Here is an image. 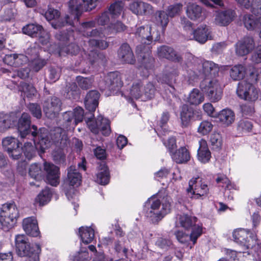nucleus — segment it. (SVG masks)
<instances>
[{
	"label": "nucleus",
	"instance_id": "nucleus-1",
	"mask_svg": "<svg viewBox=\"0 0 261 261\" xmlns=\"http://www.w3.org/2000/svg\"><path fill=\"white\" fill-rule=\"evenodd\" d=\"M30 115L23 113L19 119L17 127L19 135L21 138H24L31 134L33 138L38 137V145L42 152L50 147L51 143H55L60 147H65L67 145L68 137L66 131L61 128L57 127L50 133L48 135V131L44 128L37 129L35 125L31 127Z\"/></svg>",
	"mask_w": 261,
	"mask_h": 261
},
{
	"label": "nucleus",
	"instance_id": "nucleus-2",
	"mask_svg": "<svg viewBox=\"0 0 261 261\" xmlns=\"http://www.w3.org/2000/svg\"><path fill=\"white\" fill-rule=\"evenodd\" d=\"M170 198H163L162 200L156 197H151L146 202L145 211L146 216L152 223L160 221L170 210Z\"/></svg>",
	"mask_w": 261,
	"mask_h": 261
},
{
	"label": "nucleus",
	"instance_id": "nucleus-3",
	"mask_svg": "<svg viewBox=\"0 0 261 261\" xmlns=\"http://www.w3.org/2000/svg\"><path fill=\"white\" fill-rule=\"evenodd\" d=\"M16 251L20 256H25L24 261H39V254L41 248L39 245H31L27 237L24 234L15 237Z\"/></svg>",
	"mask_w": 261,
	"mask_h": 261
},
{
	"label": "nucleus",
	"instance_id": "nucleus-4",
	"mask_svg": "<svg viewBox=\"0 0 261 261\" xmlns=\"http://www.w3.org/2000/svg\"><path fill=\"white\" fill-rule=\"evenodd\" d=\"M19 217V210L15 202H11L3 204L0 212L2 228L5 231L13 228Z\"/></svg>",
	"mask_w": 261,
	"mask_h": 261
},
{
	"label": "nucleus",
	"instance_id": "nucleus-5",
	"mask_svg": "<svg viewBox=\"0 0 261 261\" xmlns=\"http://www.w3.org/2000/svg\"><path fill=\"white\" fill-rule=\"evenodd\" d=\"M181 24L185 31L186 36L189 40L195 39L200 43H204L208 39H212L211 31L208 27L202 24L194 30L192 23L187 18H181Z\"/></svg>",
	"mask_w": 261,
	"mask_h": 261
},
{
	"label": "nucleus",
	"instance_id": "nucleus-6",
	"mask_svg": "<svg viewBox=\"0 0 261 261\" xmlns=\"http://www.w3.org/2000/svg\"><path fill=\"white\" fill-rule=\"evenodd\" d=\"M236 93L240 99L252 103L258 98L260 90L252 84L243 81L238 83Z\"/></svg>",
	"mask_w": 261,
	"mask_h": 261
},
{
	"label": "nucleus",
	"instance_id": "nucleus-7",
	"mask_svg": "<svg viewBox=\"0 0 261 261\" xmlns=\"http://www.w3.org/2000/svg\"><path fill=\"white\" fill-rule=\"evenodd\" d=\"M200 88L211 102H216L221 99L222 89L217 79L205 78L200 84Z\"/></svg>",
	"mask_w": 261,
	"mask_h": 261
},
{
	"label": "nucleus",
	"instance_id": "nucleus-8",
	"mask_svg": "<svg viewBox=\"0 0 261 261\" xmlns=\"http://www.w3.org/2000/svg\"><path fill=\"white\" fill-rule=\"evenodd\" d=\"M81 181V174L75 166H71L67 169V184H64L63 186L64 192L69 200L72 199L75 195V190L73 187L79 186Z\"/></svg>",
	"mask_w": 261,
	"mask_h": 261
},
{
	"label": "nucleus",
	"instance_id": "nucleus-9",
	"mask_svg": "<svg viewBox=\"0 0 261 261\" xmlns=\"http://www.w3.org/2000/svg\"><path fill=\"white\" fill-rule=\"evenodd\" d=\"M197 220L196 217L187 215H181L179 217V223L181 226L187 230H191L190 240L193 242V245L195 244L197 239L202 233V226L196 224Z\"/></svg>",
	"mask_w": 261,
	"mask_h": 261
},
{
	"label": "nucleus",
	"instance_id": "nucleus-10",
	"mask_svg": "<svg viewBox=\"0 0 261 261\" xmlns=\"http://www.w3.org/2000/svg\"><path fill=\"white\" fill-rule=\"evenodd\" d=\"M232 237L236 242L247 249L252 248L257 244L256 236L248 230L238 229L233 231Z\"/></svg>",
	"mask_w": 261,
	"mask_h": 261
},
{
	"label": "nucleus",
	"instance_id": "nucleus-11",
	"mask_svg": "<svg viewBox=\"0 0 261 261\" xmlns=\"http://www.w3.org/2000/svg\"><path fill=\"white\" fill-rule=\"evenodd\" d=\"M123 85L121 77L118 72H111L105 77L104 81L99 83L102 90L108 89L113 94L121 93L120 89Z\"/></svg>",
	"mask_w": 261,
	"mask_h": 261
},
{
	"label": "nucleus",
	"instance_id": "nucleus-12",
	"mask_svg": "<svg viewBox=\"0 0 261 261\" xmlns=\"http://www.w3.org/2000/svg\"><path fill=\"white\" fill-rule=\"evenodd\" d=\"M187 191L191 198L199 199L206 196L209 189L207 185L202 182L198 177L192 178L189 181Z\"/></svg>",
	"mask_w": 261,
	"mask_h": 261
},
{
	"label": "nucleus",
	"instance_id": "nucleus-13",
	"mask_svg": "<svg viewBox=\"0 0 261 261\" xmlns=\"http://www.w3.org/2000/svg\"><path fill=\"white\" fill-rule=\"evenodd\" d=\"M97 0H82V3L77 4L76 0H70L69 7L71 12V17L73 16L74 20H78L83 11H91L97 5Z\"/></svg>",
	"mask_w": 261,
	"mask_h": 261
},
{
	"label": "nucleus",
	"instance_id": "nucleus-14",
	"mask_svg": "<svg viewBox=\"0 0 261 261\" xmlns=\"http://www.w3.org/2000/svg\"><path fill=\"white\" fill-rule=\"evenodd\" d=\"M151 27L142 26L138 28L135 32L136 37L142 44L140 46H137L138 49L140 48L141 51L145 52V48L142 47L143 44L149 45L152 41L153 36L155 34V33L153 32L152 35H151ZM155 36L154 41H158L160 39V35L158 31L155 33Z\"/></svg>",
	"mask_w": 261,
	"mask_h": 261
},
{
	"label": "nucleus",
	"instance_id": "nucleus-15",
	"mask_svg": "<svg viewBox=\"0 0 261 261\" xmlns=\"http://www.w3.org/2000/svg\"><path fill=\"white\" fill-rule=\"evenodd\" d=\"M21 143L14 137H7L2 140V146L7 152L9 156L13 160H18L22 156Z\"/></svg>",
	"mask_w": 261,
	"mask_h": 261
},
{
	"label": "nucleus",
	"instance_id": "nucleus-16",
	"mask_svg": "<svg viewBox=\"0 0 261 261\" xmlns=\"http://www.w3.org/2000/svg\"><path fill=\"white\" fill-rule=\"evenodd\" d=\"M87 123L89 129L94 134L100 131L103 135L108 136L111 133L110 121L101 116L97 118L95 122L89 120Z\"/></svg>",
	"mask_w": 261,
	"mask_h": 261
},
{
	"label": "nucleus",
	"instance_id": "nucleus-17",
	"mask_svg": "<svg viewBox=\"0 0 261 261\" xmlns=\"http://www.w3.org/2000/svg\"><path fill=\"white\" fill-rule=\"evenodd\" d=\"M62 102L57 97H51L45 100L43 104V111L47 117L53 119L61 111Z\"/></svg>",
	"mask_w": 261,
	"mask_h": 261
},
{
	"label": "nucleus",
	"instance_id": "nucleus-18",
	"mask_svg": "<svg viewBox=\"0 0 261 261\" xmlns=\"http://www.w3.org/2000/svg\"><path fill=\"white\" fill-rule=\"evenodd\" d=\"M84 117V110L81 107L74 109L72 111H67L63 114L64 127L68 129L71 125L75 126L82 121Z\"/></svg>",
	"mask_w": 261,
	"mask_h": 261
},
{
	"label": "nucleus",
	"instance_id": "nucleus-19",
	"mask_svg": "<svg viewBox=\"0 0 261 261\" xmlns=\"http://www.w3.org/2000/svg\"><path fill=\"white\" fill-rule=\"evenodd\" d=\"M44 170L46 173V182L56 187L59 184V168L53 164L45 162Z\"/></svg>",
	"mask_w": 261,
	"mask_h": 261
},
{
	"label": "nucleus",
	"instance_id": "nucleus-20",
	"mask_svg": "<svg viewBox=\"0 0 261 261\" xmlns=\"http://www.w3.org/2000/svg\"><path fill=\"white\" fill-rule=\"evenodd\" d=\"M255 47L254 41L251 37H245L235 45L236 53L238 56H244L248 54Z\"/></svg>",
	"mask_w": 261,
	"mask_h": 261
},
{
	"label": "nucleus",
	"instance_id": "nucleus-21",
	"mask_svg": "<svg viewBox=\"0 0 261 261\" xmlns=\"http://www.w3.org/2000/svg\"><path fill=\"white\" fill-rule=\"evenodd\" d=\"M236 16V12L231 9L217 12L215 16L214 22L220 26L227 25Z\"/></svg>",
	"mask_w": 261,
	"mask_h": 261
},
{
	"label": "nucleus",
	"instance_id": "nucleus-22",
	"mask_svg": "<svg viewBox=\"0 0 261 261\" xmlns=\"http://www.w3.org/2000/svg\"><path fill=\"white\" fill-rule=\"evenodd\" d=\"M118 58L122 63L133 64L135 59L133 52L127 43H123L118 50Z\"/></svg>",
	"mask_w": 261,
	"mask_h": 261
},
{
	"label": "nucleus",
	"instance_id": "nucleus-23",
	"mask_svg": "<svg viewBox=\"0 0 261 261\" xmlns=\"http://www.w3.org/2000/svg\"><path fill=\"white\" fill-rule=\"evenodd\" d=\"M37 37L39 38V42L42 45L46 46L49 53L58 54L59 56L62 55L63 50H60L57 44L51 43L50 35L45 30H43Z\"/></svg>",
	"mask_w": 261,
	"mask_h": 261
},
{
	"label": "nucleus",
	"instance_id": "nucleus-24",
	"mask_svg": "<svg viewBox=\"0 0 261 261\" xmlns=\"http://www.w3.org/2000/svg\"><path fill=\"white\" fill-rule=\"evenodd\" d=\"M186 14L193 20H202L205 17L202 8L195 3H189L187 6Z\"/></svg>",
	"mask_w": 261,
	"mask_h": 261
},
{
	"label": "nucleus",
	"instance_id": "nucleus-25",
	"mask_svg": "<svg viewBox=\"0 0 261 261\" xmlns=\"http://www.w3.org/2000/svg\"><path fill=\"white\" fill-rule=\"evenodd\" d=\"M22 227L24 231L28 235L38 237L40 234L38 222L34 217H28L23 219Z\"/></svg>",
	"mask_w": 261,
	"mask_h": 261
},
{
	"label": "nucleus",
	"instance_id": "nucleus-26",
	"mask_svg": "<svg viewBox=\"0 0 261 261\" xmlns=\"http://www.w3.org/2000/svg\"><path fill=\"white\" fill-rule=\"evenodd\" d=\"M158 56L163 58L179 62L181 60L180 56L171 47L163 45L158 48Z\"/></svg>",
	"mask_w": 261,
	"mask_h": 261
},
{
	"label": "nucleus",
	"instance_id": "nucleus-27",
	"mask_svg": "<svg viewBox=\"0 0 261 261\" xmlns=\"http://www.w3.org/2000/svg\"><path fill=\"white\" fill-rule=\"evenodd\" d=\"M99 93L96 90L90 91L86 95L85 99L86 109L90 112H94L98 105Z\"/></svg>",
	"mask_w": 261,
	"mask_h": 261
},
{
	"label": "nucleus",
	"instance_id": "nucleus-28",
	"mask_svg": "<svg viewBox=\"0 0 261 261\" xmlns=\"http://www.w3.org/2000/svg\"><path fill=\"white\" fill-rule=\"evenodd\" d=\"M195 111L187 105L181 107L180 118L182 127H188L191 121L194 119Z\"/></svg>",
	"mask_w": 261,
	"mask_h": 261
},
{
	"label": "nucleus",
	"instance_id": "nucleus-29",
	"mask_svg": "<svg viewBox=\"0 0 261 261\" xmlns=\"http://www.w3.org/2000/svg\"><path fill=\"white\" fill-rule=\"evenodd\" d=\"M129 7L132 12L138 15H148L153 12L152 7L150 4L142 2H134Z\"/></svg>",
	"mask_w": 261,
	"mask_h": 261
},
{
	"label": "nucleus",
	"instance_id": "nucleus-30",
	"mask_svg": "<svg viewBox=\"0 0 261 261\" xmlns=\"http://www.w3.org/2000/svg\"><path fill=\"white\" fill-rule=\"evenodd\" d=\"M199 148L197 151L198 160L202 163H208L211 158V152L206 141L201 139L199 141Z\"/></svg>",
	"mask_w": 261,
	"mask_h": 261
},
{
	"label": "nucleus",
	"instance_id": "nucleus-31",
	"mask_svg": "<svg viewBox=\"0 0 261 261\" xmlns=\"http://www.w3.org/2000/svg\"><path fill=\"white\" fill-rule=\"evenodd\" d=\"M95 25L94 21H91L89 22H86L82 24L81 31L83 33V35L84 36L87 37H99L102 38L105 37V35L103 33L99 31L97 29L91 30V28Z\"/></svg>",
	"mask_w": 261,
	"mask_h": 261
},
{
	"label": "nucleus",
	"instance_id": "nucleus-32",
	"mask_svg": "<svg viewBox=\"0 0 261 261\" xmlns=\"http://www.w3.org/2000/svg\"><path fill=\"white\" fill-rule=\"evenodd\" d=\"M203 73L205 74V78L215 79L218 74L219 67L218 65L212 61H204L202 63Z\"/></svg>",
	"mask_w": 261,
	"mask_h": 261
},
{
	"label": "nucleus",
	"instance_id": "nucleus-33",
	"mask_svg": "<svg viewBox=\"0 0 261 261\" xmlns=\"http://www.w3.org/2000/svg\"><path fill=\"white\" fill-rule=\"evenodd\" d=\"M16 118L12 116L3 113H0V132H4L15 125Z\"/></svg>",
	"mask_w": 261,
	"mask_h": 261
},
{
	"label": "nucleus",
	"instance_id": "nucleus-34",
	"mask_svg": "<svg viewBox=\"0 0 261 261\" xmlns=\"http://www.w3.org/2000/svg\"><path fill=\"white\" fill-rule=\"evenodd\" d=\"M172 159L177 163H183L188 162L190 158V153L187 149L181 147L171 154Z\"/></svg>",
	"mask_w": 261,
	"mask_h": 261
},
{
	"label": "nucleus",
	"instance_id": "nucleus-35",
	"mask_svg": "<svg viewBox=\"0 0 261 261\" xmlns=\"http://www.w3.org/2000/svg\"><path fill=\"white\" fill-rule=\"evenodd\" d=\"M109 179L110 174L108 167L105 164H101L98 167L96 181L100 185H105L109 183Z\"/></svg>",
	"mask_w": 261,
	"mask_h": 261
},
{
	"label": "nucleus",
	"instance_id": "nucleus-36",
	"mask_svg": "<svg viewBox=\"0 0 261 261\" xmlns=\"http://www.w3.org/2000/svg\"><path fill=\"white\" fill-rule=\"evenodd\" d=\"M124 3L122 1H116L108 7L109 12L112 19L118 18L123 12Z\"/></svg>",
	"mask_w": 261,
	"mask_h": 261
},
{
	"label": "nucleus",
	"instance_id": "nucleus-37",
	"mask_svg": "<svg viewBox=\"0 0 261 261\" xmlns=\"http://www.w3.org/2000/svg\"><path fill=\"white\" fill-rule=\"evenodd\" d=\"M240 6L246 9L251 7L252 12L258 14L261 13V0H253L250 5L249 0H235Z\"/></svg>",
	"mask_w": 261,
	"mask_h": 261
},
{
	"label": "nucleus",
	"instance_id": "nucleus-38",
	"mask_svg": "<svg viewBox=\"0 0 261 261\" xmlns=\"http://www.w3.org/2000/svg\"><path fill=\"white\" fill-rule=\"evenodd\" d=\"M79 232L82 241L86 244L90 243L94 238V230L91 226H82Z\"/></svg>",
	"mask_w": 261,
	"mask_h": 261
},
{
	"label": "nucleus",
	"instance_id": "nucleus-39",
	"mask_svg": "<svg viewBox=\"0 0 261 261\" xmlns=\"http://www.w3.org/2000/svg\"><path fill=\"white\" fill-rule=\"evenodd\" d=\"M218 117L222 123L228 126L234 122L235 115L231 110L224 109L219 112Z\"/></svg>",
	"mask_w": 261,
	"mask_h": 261
},
{
	"label": "nucleus",
	"instance_id": "nucleus-40",
	"mask_svg": "<svg viewBox=\"0 0 261 261\" xmlns=\"http://www.w3.org/2000/svg\"><path fill=\"white\" fill-rule=\"evenodd\" d=\"M230 76L234 81H239L243 79L246 74V67L242 64L233 66L231 68Z\"/></svg>",
	"mask_w": 261,
	"mask_h": 261
},
{
	"label": "nucleus",
	"instance_id": "nucleus-41",
	"mask_svg": "<svg viewBox=\"0 0 261 261\" xmlns=\"http://www.w3.org/2000/svg\"><path fill=\"white\" fill-rule=\"evenodd\" d=\"M43 30V27L39 24L30 23L23 27L22 31L24 34L32 37H37Z\"/></svg>",
	"mask_w": 261,
	"mask_h": 261
},
{
	"label": "nucleus",
	"instance_id": "nucleus-42",
	"mask_svg": "<svg viewBox=\"0 0 261 261\" xmlns=\"http://www.w3.org/2000/svg\"><path fill=\"white\" fill-rule=\"evenodd\" d=\"M154 22L156 25L162 28V32H164L169 22L168 14L164 11H158L155 13Z\"/></svg>",
	"mask_w": 261,
	"mask_h": 261
},
{
	"label": "nucleus",
	"instance_id": "nucleus-43",
	"mask_svg": "<svg viewBox=\"0 0 261 261\" xmlns=\"http://www.w3.org/2000/svg\"><path fill=\"white\" fill-rule=\"evenodd\" d=\"M204 100V95L198 89H193L189 93L187 101L192 105H198Z\"/></svg>",
	"mask_w": 261,
	"mask_h": 261
},
{
	"label": "nucleus",
	"instance_id": "nucleus-44",
	"mask_svg": "<svg viewBox=\"0 0 261 261\" xmlns=\"http://www.w3.org/2000/svg\"><path fill=\"white\" fill-rule=\"evenodd\" d=\"M144 86L141 81H137L133 84L129 94L132 98L138 99L143 96Z\"/></svg>",
	"mask_w": 261,
	"mask_h": 261
},
{
	"label": "nucleus",
	"instance_id": "nucleus-45",
	"mask_svg": "<svg viewBox=\"0 0 261 261\" xmlns=\"http://www.w3.org/2000/svg\"><path fill=\"white\" fill-rule=\"evenodd\" d=\"M51 195V191L47 188L45 189L36 198L35 203L40 206L45 205L50 200Z\"/></svg>",
	"mask_w": 261,
	"mask_h": 261
},
{
	"label": "nucleus",
	"instance_id": "nucleus-46",
	"mask_svg": "<svg viewBox=\"0 0 261 261\" xmlns=\"http://www.w3.org/2000/svg\"><path fill=\"white\" fill-rule=\"evenodd\" d=\"M19 90L21 92V96L32 97L36 93V90L32 85L28 84L24 82L20 84Z\"/></svg>",
	"mask_w": 261,
	"mask_h": 261
},
{
	"label": "nucleus",
	"instance_id": "nucleus-47",
	"mask_svg": "<svg viewBox=\"0 0 261 261\" xmlns=\"http://www.w3.org/2000/svg\"><path fill=\"white\" fill-rule=\"evenodd\" d=\"M47 64V60L39 57V56L31 60L29 64L32 70L38 72Z\"/></svg>",
	"mask_w": 261,
	"mask_h": 261
},
{
	"label": "nucleus",
	"instance_id": "nucleus-48",
	"mask_svg": "<svg viewBox=\"0 0 261 261\" xmlns=\"http://www.w3.org/2000/svg\"><path fill=\"white\" fill-rule=\"evenodd\" d=\"M126 29V26L120 21L112 22L107 27L106 31L108 32L107 34L121 32Z\"/></svg>",
	"mask_w": 261,
	"mask_h": 261
},
{
	"label": "nucleus",
	"instance_id": "nucleus-49",
	"mask_svg": "<svg viewBox=\"0 0 261 261\" xmlns=\"http://www.w3.org/2000/svg\"><path fill=\"white\" fill-rule=\"evenodd\" d=\"M257 19L251 14L245 15L243 17V22L245 27L248 30H255L257 28L256 23Z\"/></svg>",
	"mask_w": 261,
	"mask_h": 261
},
{
	"label": "nucleus",
	"instance_id": "nucleus-50",
	"mask_svg": "<svg viewBox=\"0 0 261 261\" xmlns=\"http://www.w3.org/2000/svg\"><path fill=\"white\" fill-rule=\"evenodd\" d=\"M77 83L82 89L87 90L92 87L94 79L93 77H84L79 76L76 77Z\"/></svg>",
	"mask_w": 261,
	"mask_h": 261
},
{
	"label": "nucleus",
	"instance_id": "nucleus-51",
	"mask_svg": "<svg viewBox=\"0 0 261 261\" xmlns=\"http://www.w3.org/2000/svg\"><path fill=\"white\" fill-rule=\"evenodd\" d=\"M210 142L213 149L219 150L222 146V139L219 133H214L211 136Z\"/></svg>",
	"mask_w": 261,
	"mask_h": 261
},
{
	"label": "nucleus",
	"instance_id": "nucleus-52",
	"mask_svg": "<svg viewBox=\"0 0 261 261\" xmlns=\"http://www.w3.org/2000/svg\"><path fill=\"white\" fill-rule=\"evenodd\" d=\"M29 173L32 178L38 180L40 179L42 176L41 167L37 164H33L30 166Z\"/></svg>",
	"mask_w": 261,
	"mask_h": 261
},
{
	"label": "nucleus",
	"instance_id": "nucleus-53",
	"mask_svg": "<svg viewBox=\"0 0 261 261\" xmlns=\"http://www.w3.org/2000/svg\"><path fill=\"white\" fill-rule=\"evenodd\" d=\"M64 147H60V148L55 150L53 152V160L56 163H64L65 161V153L63 149Z\"/></svg>",
	"mask_w": 261,
	"mask_h": 261
},
{
	"label": "nucleus",
	"instance_id": "nucleus-54",
	"mask_svg": "<svg viewBox=\"0 0 261 261\" xmlns=\"http://www.w3.org/2000/svg\"><path fill=\"white\" fill-rule=\"evenodd\" d=\"M21 148L22 149V153L23 152L24 155L28 160H30L34 156L35 148L31 143H25L23 147Z\"/></svg>",
	"mask_w": 261,
	"mask_h": 261
},
{
	"label": "nucleus",
	"instance_id": "nucleus-55",
	"mask_svg": "<svg viewBox=\"0 0 261 261\" xmlns=\"http://www.w3.org/2000/svg\"><path fill=\"white\" fill-rule=\"evenodd\" d=\"M213 127V125L211 122L204 120L200 123L198 128V132L203 135H205L211 132Z\"/></svg>",
	"mask_w": 261,
	"mask_h": 261
},
{
	"label": "nucleus",
	"instance_id": "nucleus-56",
	"mask_svg": "<svg viewBox=\"0 0 261 261\" xmlns=\"http://www.w3.org/2000/svg\"><path fill=\"white\" fill-rule=\"evenodd\" d=\"M178 75V71L176 68L171 69L165 75L164 80L167 84L171 85L176 81V77Z\"/></svg>",
	"mask_w": 261,
	"mask_h": 261
},
{
	"label": "nucleus",
	"instance_id": "nucleus-57",
	"mask_svg": "<svg viewBox=\"0 0 261 261\" xmlns=\"http://www.w3.org/2000/svg\"><path fill=\"white\" fill-rule=\"evenodd\" d=\"M252 128L251 122L248 120H241L238 124V130L242 133L250 132Z\"/></svg>",
	"mask_w": 261,
	"mask_h": 261
},
{
	"label": "nucleus",
	"instance_id": "nucleus-58",
	"mask_svg": "<svg viewBox=\"0 0 261 261\" xmlns=\"http://www.w3.org/2000/svg\"><path fill=\"white\" fill-rule=\"evenodd\" d=\"M182 7L183 5L181 3H177L169 6L167 9L168 15L172 17L179 14L182 11Z\"/></svg>",
	"mask_w": 261,
	"mask_h": 261
},
{
	"label": "nucleus",
	"instance_id": "nucleus-59",
	"mask_svg": "<svg viewBox=\"0 0 261 261\" xmlns=\"http://www.w3.org/2000/svg\"><path fill=\"white\" fill-rule=\"evenodd\" d=\"M216 182L219 183H222L223 187H225V188L228 190H231L235 189V185L232 184L230 180L224 175H219L216 179Z\"/></svg>",
	"mask_w": 261,
	"mask_h": 261
},
{
	"label": "nucleus",
	"instance_id": "nucleus-60",
	"mask_svg": "<svg viewBox=\"0 0 261 261\" xmlns=\"http://www.w3.org/2000/svg\"><path fill=\"white\" fill-rule=\"evenodd\" d=\"M155 91L154 85L151 83H148L146 86H144L143 95L147 99H151L154 96Z\"/></svg>",
	"mask_w": 261,
	"mask_h": 261
},
{
	"label": "nucleus",
	"instance_id": "nucleus-61",
	"mask_svg": "<svg viewBox=\"0 0 261 261\" xmlns=\"http://www.w3.org/2000/svg\"><path fill=\"white\" fill-rule=\"evenodd\" d=\"M162 141L164 145L170 151V154L173 152L174 149L176 148L177 146L176 143V140L174 137H170L167 140H165L164 138H163Z\"/></svg>",
	"mask_w": 261,
	"mask_h": 261
},
{
	"label": "nucleus",
	"instance_id": "nucleus-62",
	"mask_svg": "<svg viewBox=\"0 0 261 261\" xmlns=\"http://www.w3.org/2000/svg\"><path fill=\"white\" fill-rule=\"evenodd\" d=\"M60 15V13L58 10L49 7L44 14V16L48 21L56 20L59 18Z\"/></svg>",
	"mask_w": 261,
	"mask_h": 261
},
{
	"label": "nucleus",
	"instance_id": "nucleus-63",
	"mask_svg": "<svg viewBox=\"0 0 261 261\" xmlns=\"http://www.w3.org/2000/svg\"><path fill=\"white\" fill-rule=\"evenodd\" d=\"M28 108L34 117L37 119L41 117L42 112L39 105L36 103H30L28 106Z\"/></svg>",
	"mask_w": 261,
	"mask_h": 261
},
{
	"label": "nucleus",
	"instance_id": "nucleus-64",
	"mask_svg": "<svg viewBox=\"0 0 261 261\" xmlns=\"http://www.w3.org/2000/svg\"><path fill=\"white\" fill-rule=\"evenodd\" d=\"M244 104L240 106L241 111L244 116L252 115L254 113V108L252 103Z\"/></svg>",
	"mask_w": 261,
	"mask_h": 261
}]
</instances>
